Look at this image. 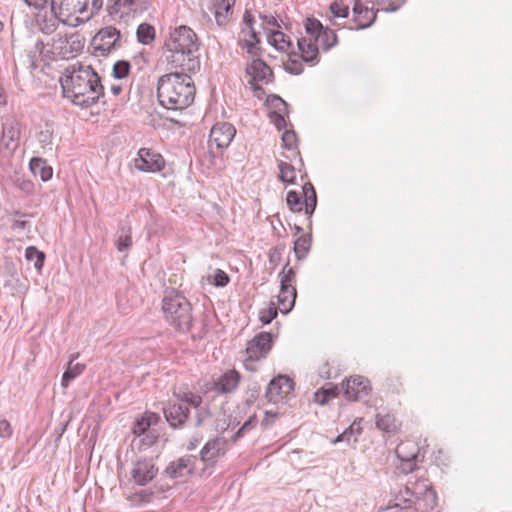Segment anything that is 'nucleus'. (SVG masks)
<instances>
[{
  "mask_svg": "<svg viewBox=\"0 0 512 512\" xmlns=\"http://www.w3.org/2000/svg\"><path fill=\"white\" fill-rule=\"evenodd\" d=\"M269 42L278 50H286L292 47V42L285 33L280 30H270Z\"/></svg>",
  "mask_w": 512,
  "mask_h": 512,
  "instance_id": "obj_32",
  "label": "nucleus"
},
{
  "mask_svg": "<svg viewBox=\"0 0 512 512\" xmlns=\"http://www.w3.org/2000/svg\"><path fill=\"white\" fill-rule=\"evenodd\" d=\"M376 427L385 433H391L396 430V419L391 414H377Z\"/></svg>",
  "mask_w": 512,
  "mask_h": 512,
  "instance_id": "obj_35",
  "label": "nucleus"
},
{
  "mask_svg": "<svg viewBox=\"0 0 512 512\" xmlns=\"http://www.w3.org/2000/svg\"><path fill=\"white\" fill-rule=\"evenodd\" d=\"M294 381L286 375L273 378L266 389V398L269 402L279 403L287 398L294 390Z\"/></svg>",
  "mask_w": 512,
  "mask_h": 512,
  "instance_id": "obj_12",
  "label": "nucleus"
},
{
  "mask_svg": "<svg viewBox=\"0 0 512 512\" xmlns=\"http://www.w3.org/2000/svg\"><path fill=\"white\" fill-rule=\"evenodd\" d=\"M278 308L274 302H271L269 306L265 309H262L259 313V319L264 324L267 325L273 321L278 315Z\"/></svg>",
  "mask_w": 512,
  "mask_h": 512,
  "instance_id": "obj_40",
  "label": "nucleus"
},
{
  "mask_svg": "<svg viewBox=\"0 0 512 512\" xmlns=\"http://www.w3.org/2000/svg\"><path fill=\"white\" fill-rule=\"evenodd\" d=\"M214 15L217 25L224 26L232 15V8L220 9V3L214 2Z\"/></svg>",
  "mask_w": 512,
  "mask_h": 512,
  "instance_id": "obj_41",
  "label": "nucleus"
},
{
  "mask_svg": "<svg viewBox=\"0 0 512 512\" xmlns=\"http://www.w3.org/2000/svg\"><path fill=\"white\" fill-rule=\"evenodd\" d=\"M330 11L334 17L338 18H346L349 15V7L338 1L331 3Z\"/></svg>",
  "mask_w": 512,
  "mask_h": 512,
  "instance_id": "obj_46",
  "label": "nucleus"
},
{
  "mask_svg": "<svg viewBox=\"0 0 512 512\" xmlns=\"http://www.w3.org/2000/svg\"><path fill=\"white\" fill-rule=\"evenodd\" d=\"M236 129L235 127L227 122L222 123H216L209 135V147L212 149V147L215 145L217 149H224L227 148L233 138L235 137Z\"/></svg>",
  "mask_w": 512,
  "mask_h": 512,
  "instance_id": "obj_15",
  "label": "nucleus"
},
{
  "mask_svg": "<svg viewBox=\"0 0 512 512\" xmlns=\"http://www.w3.org/2000/svg\"><path fill=\"white\" fill-rule=\"evenodd\" d=\"M152 497H153V492L151 490H142L140 492L132 494L130 496V502L133 505L149 503V502H151Z\"/></svg>",
  "mask_w": 512,
  "mask_h": 512,
  "instance_id": "obj_44",
  "label": "nucleus"
},
{
  "mask_svg": "<svg viewBox=\"0 0 512 512\" xmlns=\"http://www.w3.org/2000/svg\"><path fill=\"white\" fill-rule=\"evenodd\" d=\"M256 424V420L254 417H250L244 424L238 429V431L233 436V440L237 441L239 438L243 436V433L247 430L252 429Z\"/></svg>",
  "mask_w": 512,
  "mask_h": 512,
  "instance_id": "obj_53",
  "label": "nucleus"
},
{
  "mask_svg": "<svg viewBox=\"0 0 512 512\" xmlns=\"http://www.w3.org/2000/svg\"><path fill=\"white\" fill-rule=\"evenodd\" d=\"M303 194L304 201L302 202L300 195L294 191L290 190L287 193L286 202L289 208L293 212H300L303 209V204L305 205V213L311 217L313 214L316 205H317V196L316 191L311 183H306L303 186Z\"/></svg>",
  "mask_w": 512,
  "mask_h": 512,
  "instance_id": "obj_9",
  "label": "nucleus"
},
{
  "mask_svg": "<svg viewBox=\"0 0 512 512\" xmlns=\"http://www.w3.org/2000/svg\"><path fill=\"white\" fill-rule=\"evenodd\" d=\"M272 335L269 332L258 333L246 347L249 360L265 358L272 348Z\"/></svg>",
  "mask_w": 512,
  "mask_h": 512,
  "instance_id": "obj_18",
  "label": "nucleus"
},
{
  "mask_svg": "<svg viewBox=\"0 0 512 512\" xmlns=\"http://www.w3.org/2000/svg\"><path fill=\"white\" fill-rule=\"evenodd\" d=\"M344 395L348 400L358 401L366 397L370 390L369 380L363 376H353L342 384Z\"/></svg>",
  "mask_w": 512,
  "mask_h": 512,
  "instance_id": "obj_20",
  "label": "nucleus"
},
{
  "mask_svg": "<svg viewBox=\"0 0 512 512\" xmlns=\"http://www.w3.org/2000/svg\"><path fill=\"white\" fill-rule=\"evenodd\" d=\"M20 128L15 120H7L2 124V136L0 139V152L5 155L13 153L19 144Z\"/></svg>",
  "mask_w": 512,
  "mask_h": 512,
  "instance_id": "obj_14",
  "label": "nucleus"
},
{
  "mask_svg": "<svg viewBox=\"0 0 512 512\" xmlns=\"http://www.w3.org/2000/svg\"><path fill=\"white\" fill-rule=\"evenodd\" d=\"M46 47L51 48V45H48V42H45L44 40L39 39L35 43V52H38L39 54H44Z\"/></svg>",
  "mask_w": 512,
  "mask_h": 512,
  "instance_id": "obj_59",
  "label": "nucleus"
},
{
  "mask_svg": "<svg viewBox=\"0 0 512 512\" xmlns=\"http://www.w3.org/2000/svg\"><path fill=\"white\" fill-rule=\"evenodd\" d=\"M162 310L170 326L182 333L190 331L193 323L192 306L182 294L174 290L166 292Z\"/></svg>",
  "mask_w": 512,
  "mask_h": 512,
  "instance_id": "obj_5",
  "label": "nucleus"
},
{
  "mask_svg": "<svg viewBox=\"0 0 512 512\" xmlns=\"http://www.w3.org/2000/svg\"><path fill=\"white\" fill-rule=\"evenodd\" d=\"M175 396L181 402V404L187 407L191 406L193 408H199L202 404V397L190 391L181 392L175 394Z\"/></svg>",
  "mask_w": 512,
  "mask_h": 512,
  "instance_id": "obj_36",
  "label": "nucleus"
},
{
  "mask_svg": "<svg viewBox=\"0 0 512 512\" xmlns=\"http://www.w3.org/2000/svg\"><path fill=\"white\" fill-rule=\"evenodd\" d=\"M158 419L159 417L156 414L146 413L133 422L132 432L138 437L144 435V438L141 439L143 445L151 446L156 442L157 435L150 431V427L152 424H155Z\"/></svg>",
  "mask_w": 512,
  "mask_h": 512,
  "instance_id": "obj_17",
  "label": "nucleus"
},
{
  "mask_svg": "<svg viewBox=\"0 0 512 512\" xmlns=\"http://www.w3.org/2000/svg\"><path fill=\"white\" fill-rule=\"evenodd\" d=\"M29 168L34 176L39 177L44 182L52 178L53 169L51 166L47 165L46 161L42 158H32L29 163Z\"/></svg>",
  "mask_w": 512,
  "mask_h": 512,
  "instance_id": "obj_29",
  "label": "nucleus"
},
{
  "mask_svg": "<svg viewBox=\"0 0 512 512\" xmlns=\"http://www.w3.org/2000/svg\"><path fill=\"white\" fill-rule=\"evenodd\" d=\"M196 456L186 455L170 462L164 470V474L170 479H183L193 474L196 464Z\"/></svg>",
  "mask_w": 512,
  "mask_h": 512,
  "instance_id": "obj_16",
  "label": "nucleus"
},
{
  "mask_svg": "<svg viewBox=\"0 0 512 512\" xmlns=\"http://www.w3.org/2000/svg\"><path fill=\"white\" fill-rule=\"evenodd\" d=\"M295 279V271L293 268L288 267V263L284 266L281 272V286L282 287H294L291 283Z\"/></svg>",
  "mask_w": 512,
  "mask_h": 512,
  "instance_id": "obj_47",
  "label": "nucleus"
},
{
  "mask_svg": "<svg viewBox=\"0 0 512 512\" xmlns=\"http://www.w3.org/2000/svg\"><path fill=\"white\" fill-rule=\"evenodd\" d=\"M305 30L310 37H313L318 47L324 51H328L338 42L336 33L332 29L324 27L318 19L307 18Z\"/></svg>",
  "mask_w": 512,
  "mask_h": 512,
  "instance_id": "obj_8",
  "label": "nucleus"
},
{
  "mask_svg": "<svg viewBox=\"0 0 512 512\" xmlns=\"http://www.w3.org/2000/svg\"><path fill=\"white\" fill-rule=\"evenodd\" d=\"M169 52L167 61L174 68L187 72H196L200 69V61L195 53L199 49L196 33L188 26L181 25L174 28L165 41Z\"/></svg>",
  "mask_w": 512,
  "mask_h": 512,
  "instance_id": "obj_3",
  "label": "nucleus"
},
{
  "mask_svg": "<svg viewBox=\"0 0 512 512\" xmlns=\"http://www.w3.org/2000/svg\"><path fill=\"white\" fill-rule=\"evenodd\" d=\"M281 251H282V249H280L278 247H275V248L270 250V252H269V261H270V263H272L274 265H277V263L281 259V255H282Z\"/></svg>",
  "mask_w": 512,
  "mask_h": 512,
  "instance_id": "obj_57",
  "label": "nucleus"
},
{
  "mask_svg": "<svg viewBox=\"0 0 512 512\" xmlns=\"http://www.w3.org/2000/svg\"><path fill=\"white\" fill-rule=\"evenodd\" d=\"M284 68L287 72L293 75H299L303 72L302 62L298 59L289 58V60L284 64Z\"/></svg>",
  "mask_w": 512,
  "mask_h": 512,
  "instance_id": "obj_48",
  "label": "nucleus"
},
{
  "mask_svg": "<svg viewBox=\"0 0 512 512\" xmlns=\"http://www.w3.org/2000/svg\"><path fill=\"white\" fill-rule=\"evenodd\" d=\"M78 357L77 355H73L67 369L64 371L61 379V385L63 387H68L69 383L74 380L77 376L83 373L85 369V365L81 363H73L74 359Z\"/></svg>",
  "mask_w": 512,
  "mask_h": 512,
  "instance_id": "obj_30",
  "label": "nucleus"
},
{
  "mask_svg": "<svg viewBox=\"0 0 512 512\" xmlns=\"http://www.w3.org/2000/svg\"><path fill=\"white\" fill-rule=\"evenodd\" d=\"M60 79L63 96L74 105L84 108L97 104L104 97V87L100 77L91 66H79L71 72L66 70Z\"/></svg>",
  "mask_w": 512,
  "mask_h": 512,
  "instance_id": "obj_1",
  "label": "nucleus"
},
{
  "mask_svg": "<svg viewBox=\"0 0 512 512\" xmlns=\"http://www.w3.org/2000/svg\"><path fill=\"white\" fill-rule=\"evenodd\" d=\"M362 433V427L360 425V421H354L342 434L338 435L333 443L338 442H347L348 444L356 443L358 441V437Z\"/></svg>",
  "mask_w": 512,
  "mask_h": 512,
  "instance_id": "obj_31",
  "label": "nucleus"
},
{
  "mask_svg": "<svg viewBox=\"0 0 512 512\" xmlns=\"http://www.w3.org/2000/svg\"><path fill=\"white\" fill-rule=\"evenodd\" d=\"M367 2L375 3L383 11L393 12L398 10L405 0H368Z\"/></svg>",
  "mask_w": 512,
  "mask_h": 512,
  "instance_id": "obj_39",
  "label": "nucleus"
},
{
  "mask_svg": "<svg viewBox=\"0 0 512 512\" xmlns=\"http://www.w3.org/2000/svg\"><path fill=\"white\" fill-rule=\"evenodd\" d=\"M376 19V12L373 8L365 6L361 0H356L353 6V22L355 26L352 29H364L369 27Z\"/></svg>",
  "mask_w": 512,
  "mask_h": 512,
  "instance_id": "obj_24",
  "label": "nucleus"
},
{
  "mask_svg": "<svg viewBox=\"0 0 512 512\" xmlns=\"http://www.w3.org/2000/svg\"><path fill=\"white\" fill-rule=\"evenodd\" d=\"M263 19L267 26L278 27V28L280 27L278 21L276 20V18L274 16H264Z\"/></svg>",
  "mask_w": 512,
  "mask_h": 512,
  "instance_id": "obj_61",
  "label": "nucleus"
},
{
  "mask_svg": "<svg viewBox=\"0 0 512 512\" xmlns=\"http://www.w3.org/2000/svg\"><path fill=\"white\" fill-rule=\"evenodd\" d=\"M120 40V31L113 26H106L97 32L91 44L95 52L105 55L120 47Z\"/></svg>",
  "mask_w": 512,
  "mask_h": 512,
  "instance_id": "obj_10",
  "label": "nucleus"
},
{
  "mask_svg": "<svg viewBox=\"0 0 512 512\" xmlns=\"http://www.w3.org/2000/svg\"><path fill=\"white\" fill-rule=\"evenodd\" d=\"M58 21V18L54 14L50 18H44L39 23L40 31L46 35L55 33L58 27Z\"/></svg>",
  "mask_w": 512,
  "mask_h": 512,
  "instance_id": "obj_42",
  "label": "nucleus"
},
{
  "mask_svg": "<svg viewBox=\"0 0 512 512\" xmlns=\"http://www.w3.org/2000/svg\"><path fill=\"white\" fill-rule=\"evenodd\" d=\"M157 473L158 468L153 460L143 458L134 463L131 470V478L137 485L145 486L156 477Z\"/></svg>",
  "mask_w": 512,
  "mask_h": 512,
  "instance_id": "obj_19",
  "label": "nucleus"
},
{
  "mask_svg": "<svg viewBox=\"0 0 512 512\" xmlns=\"http://www.w3.org/2000/svg\"><path fill=\"white\" fill-rule=\"evenodd\" d=\"M320 376L323 377V378H326V379H330L332 376H331V373H330V370H329V364L328 363H325L322 368L320 369Z\"/></svg>",
  "mask_w": 512,
  "mask_h": 512,
  "instance_id": "obj_64",
  "label": "nucleus"
},
{
  "mask_svg": "<svg viewBox=\"0 0 512 512\" xmlns=\"http://www.w3.org/2000/svg\"><path fill=\"white\" fill-rule=\"evenodd\" d=\"M420 495L431 497L433 501L436 500V492L426 480H416L414 482L409 480L404 489L395 497L394 506L408 508L412 503V497H418Z\"/></svg>",
  "mask_w": 512,
  "mask_h": 512,
  "instance_id": "obj_7",
  "label": "nucleus"
},
{
  "mask_svg": "<svg viewBox=\"0 0 512 512\" xmlns=\"http://www.w3.org/2000/svg\"><path fill=\"white\" fill-rule=\"evenodd\" d=\"M246 73L250 76L249 84L255 92L264 93L259 82L268 84L272 81L273 71L262 59H254L246 67Z\"/></svg>",
  "mask_w": 512,
  "mask_h": 512,
  "instance_id": "obj_11",
  "label": "nucleus"
},
{
  "mask_svg": "<svg viewBox=\"0 0 512 512\" xmlns=\"http://www.w3.org/2000/svg\"><path fill=\"white\" fill-rule=\"evenodd\" d=\"M25 258L27 261L33 262L35 269L40 271L44 265L45 253L35 246H29L25 250Z\"/></svg>",
  "mask_w": 512,
  "mask_h": 512,
  "instance_id": "obj_34",
  "label": "nucleus"
},
{
  "mask_svg": "<svg viewBox=\"0 0 512 512\" xmlns=\"http://www.w3.org/2000/svg\"><path fill=\"white\" fill-rule=\"evenodd\" d=\"M53 136V130L49 125H45L44 128H41L37 134L36 138L38 142L44 147L46 145L51 144Z\"/></svg>",
  "mask_w": 512,
  "mask_h": 512,
  "instance_id": "obj_45",
  "label": "nucleus"
},
{
  "mask_svg": "<svg viewBox=\"0 0 512 512\" xmlns=\"http://www.w3.org/2000/svg\"><path fill=\"white\" fill-rule=\"evenodd\" d=\"M197 409V412H196V423L195 425L197 427H200L202 426L210 417H211V413L209 411L208 408H205V407H199V408H196Z\"/></svg>",
  "mask_w": 512,
  "mask_h": 512,
  "instance_id": "obj_52",
  "label": "nucleus"
},
{
  "mask_svg": "<svg viewBox=\"0 0 512 512\" xmlns=\"http://www.w3.org/2000/svg\"><path fill=\"white\" fill-rule=\"evenodd\" d=\"M155 34V28L148 23L140 24L136 31L137 40L143 45L151 44L155 39Z\"/></svg>",
  "mask_w": 512,
  "mask_h": 512,
  "instance_id": "obj_33",
  "label": "nucleus"
},
{
  "mask_svg": "<svg viewBox=\"0 0 512 512\" xmlns=\"http://www.w3.org/2000/svg\"><path fill=\"white\" fill-rule=\"evenodd\" d=\"M13 434V428L6 419L0 420V437L3 439L10 438Z\"/></svg>",
  "mask_w": 512,
  "mask_h": 512,
  "instance_id": "obj_54",
  "label": "nucleus"
},
{
  "mask_svg": "<svg viewBox=\"0 0 512 512\" xmlns=\"http://www.w3.org/2000/svg\"><path fill=\"white\" fill-rule=\"evenodd\" d=\"M91 4L94 11L101 9L103 0H51V12L59 22L72 27L85 23L93 15L88 13V5Z\"/></svg>",
  "mask_w": 512,
  "mask_h": 512,
  "instance_id": "obj_4",
  "label": "nucleus"
},
{
  "mask_svg": "<svg viewBox=\"0 0 512 512\" xmlns=\"http://www.w3.org/2000/svg\"><path fill=\"white\" fill-rule=\"evenodd\" d=\"M202 441V436H198V437H193L189 440L188 444H187V450H194L198 445L199 443Z\"/></svg>",
  "mask_w": 512,
  "mask_h": 512,
  "instance_id": "obj_60",
  "label": "nucleus"
},
{
  "mask_svg": "<svg viewBox=\"0 0 512 512\" xmlns=\"http://www.w3.org/2000/svg\"><path fill=\"white\" fill-rule=\"evenodd\" d=\"M157 99L159 104L174 111L189 107L195 98V84L187 71L166 73L158 78Z\"/></svg>",
  "mask_w": 512,
  "mask_h": 512,
  "instance_id": "obj_2",
  "label": "nucleus"
},
{
  "mask_svg": "<svg viewBox=\"0 0 512 512\" xmlns=\"http://www.w3.org/2000/svg\"><path fill=\"white\" fill-rule=\"evenodd\" d=\"M25 3L30 6L34 7L35 9H43L46 7L48 3L51 4V0H24Z\"/></svg>",
  "mask_w": 512,
  "mask_h": 512,
  "instance_id": "obj_58",
  "label": "nucleus"
},
{
  "mask_svg": "<svg viewBox=\"0 0 512 512\" xmlns=\"http://www.w3.org/2000/svg\"><path fill=\"white\" fill-rule=\"evenodd\" d=\"M240 381V374L236 370H230L227 373L221 375L214 382V389L218 393H230L238 386Z\"/></svg>",
  "mask_w": 512,
  "mask_h": 512,
  "instance_id": "obj_27",
  "label": "nucleus"
},
{
  "mask_svg": "<svg viewBox=\"0 0 512 512\" xmlns=\"http://www.w3.org/2000/svg\"><path fill=\"white\" fill-rule=\"evenodd\" d=\"M296 288L295 287H282L280 289V293L278 295V309L287 314L290 312L295 304L296 299Z\"/></svg>",
  "mask_w": 512,
  "mask_h": 512,
  "instance_id": "obj_28",
  "label": "nucleus"
},
{
  "mask_svg": "<svg viewBox=\"0 0 512 512\" xmlns=\"http://www.w3.org/2000/svg\"><path fill=\"white\" fill-rule=\"evenodd\" d=\"M29 222L26 220L16 219L13 223L14 229L24 230L28 226Z\"/></svg>",
  "mask_w": 512,
  "mask_h": 512,
  "instance_id": "obj_62",
  "label": "nucleus"
},
{
  "mask_svg": "<svg viewBox=\"0 0 512 512\" xmlns=\"http://www.w3.org/2000/svg\"><path fill=\"white\" fill-rule=\"evenodd\" d=\"M278 168L280 171L279 179L282 182H286L289 184H293L295 182L296 171H295V168L293 165H291L287 162L281 161L278 165Z\"/></svg>",
  "mask_w": 512,
  "mask_h": 512,
  "instance_id": "obj_37",
  "label": "nucleus"
},
{
  "mask_svg": "<svg viewBox=\"0 0 512 512\" xmlns=\"http://www.w3.org/2000/svg\"><path fill=\"white\" fill-rule=\"evenodd\" d=\"M283 146L286 149H293L296 146L297 136L294 131L286 130L282 135Z\"/></svg>",
  "mask_w": 512,
  "mask_h": 512,
  "instance_id": "obj_50",
  "label": "nucleus"
},
{
  "mask_svg": "<svg viewBox=\"0 0 512 512\" xmlns=\"http://www.w3.org/2000/svg\"><path fill=\"white\" fill-rule=\"evenodd\" d=\"M227 440L224 437L210 439L200 451V459L203 462L214 463V461L225 455Z\"/></svg>",
  "mask_w": 512,
  "mask_h": 512,
  "instance_id": "obj_22",
  "label": "nucleus"
},
{
  "mask_svg": "<svg viewBox=\"0 0 512 512\" xmlns=\"http://www.w3.org/2000/svg\"><path fill=\"white\" fill-rule=\"evenodd\" d=\"M298 49L301 53V58L306 63H313L318 60L319 47L314 41L313 37L308 35V38L301 37L297 41Z\"/></svg>",
  "mask_w": 512,
  "mask_h": 512,
  "instance_id": "obj_26",
  "label": "nucleus"
},
{
  "mask_svg": "<svg viewBox=\"0 0 512 512\" xmlns=\"http://www.w3.org/2000/svg\"><path fill=\"white\" fill-rule=\"evenodd\" d=\"M163 414L173 428H181L189 417V408L181 403L168 402L163 407Z\"/></svg>",
  "mask_w": 512,
  "mask_h": 512,
  "instance_id": "obj_21",
  "label": "nucleus"
},
{
  "mask_svg": "<svg viewBox=\"0 0 512 512\" xmlns=\"http://www.w3.org/2000/svg\"><path fill=\"white\" fill-rule=\"evenodd\" d=\"M310 238L307 236H300L294 243V252L296 254L297 259L301 260L305 258L306 254L310 249Z\"/></svg>",
  "mask_w": 512,
  "mask_h": 512,
  "instance_id": "obj_38",
  "label": "nucleus"
},
{
  "mask_svg": "<svg viewBox=\"0 0 512 512\" xmlns=\"http://www.w3.org/2000/svg\"><path fill=\"white\" fill-rule=\"evenodd\" d=\"M130 68L128 61L119 60L114 64L112 74L116 79H123L129 75Z\"/></svg>",
  "mask_w": 512,
  "mask_h": 512,
  "instance_id": "obj_43",
  "label": "nucleus"
},
{
  "mask_svg": "<svg viewBox=\"0 0 512 512\" xmlns=\"http://www.w3.org/2000/svg\"><path fill=\"white\" fill-rule=\"evenodd\" d=\"M19 187L26 193H31L33 190V184L30 181H22Z\"/></svg>",
  "mask_w": 512,
  "mask_h": 512,
  "instance_id": "obj_63",
  "label": "nucleus"
},
{
  "mask_svg": "<svg viewBox=\"0 0 512 512\" xmlns=\"http://www.w3.org/2000/svg\"><path fill=\"white\" fill-rule=\"evenodd\" d=\"M132 245V238L130 234L122 233L119 235L116 246L120 252L126 251Z\"/></svg>",
  "mask_w": 512,
  "mask_h": 512,
  "instance_id": "obj_51",
  "label": "nucleus"
},
{
  "mask_svg": "<svg viewBox=\"0 0 512 512\" xmlns=\"http://www.w3.org/2000/svg\"><path fill=\"white\" fill-rule=\"evenodd\" d=\"M113 4L109 8L111 15L124 14L130 12H142L148 8L151 0H110Z\"/></svg>",
  "mask_w": 512,
  "mask_h": 512,
  "instance_id": "obj_23",
  "label": "nucleus"
},
{
  "mask_svg": "<svg viewBox=\"0 0 512 512\" xmlns=\"http://www.w3.org/2000/svg\"><path fill=\"white\" fill-rule=\"evenodd\" d=\"M84 38L79 33L63 34L61 32L48 41L51 48L46 50V54H52L62 59L75 57L84 47Z\"/></svg>",
  "mask_w": 512,
  "mask_h": 512,
  "instance_id": "obj_6",
  "label": "nucleus"
},
{
  "mask_svg": "<svg viewBox=\"0 0 512 512\" xmlns=\"http://www.w3.org/2000/svg\"><path fill=\"white\" fill-rule=\"evenodd\" d=\"M134 163L138 170L150 173L160 171L165 165L162 155L149 148H141Z\"/></svg>",
  "mask_w": 512,
  "mask_h": 512,
  "instance_id": "obj_13",
  "label": "nucleus"
},
{
  "mask_svg": "<svg viewBox=\"0 0 512 512\" xmlns=\"http://www.w3.org/2000/svg\"><path fill=\"white\" fill-rule=\"evenodd\" d=\"M409 445L410 443H401L396 448V455L401 460L398 469L404 474L413 472L418 460V451H413L410 454L406 453Z\"/></svg>",
  "mask_w": 512,
  "mask_h": 512,
  "instance_id": "obj_25",
  "label": "nucleus"
},
{
  "mask_svg": "<svg viewBox=\"0 0 512 512\" xmlns=\"http://www.w3.org/2000/svg\"><path fill=\"white\" fill-rule=\"evenodd\" d=\"M271 122L275 125V127L280 131L286 127V121L283 115L277 112H272L270 114Z\"/></svg>",
  "mask_w": 512,
  "mask_h": 512,
  "instance_id": "obj_55",
  "label": "nucleus"
},
{
  "mask_svg": "<svg viewBox=\"0 0 512 512\" xmlns=\"http://www.w3.org/2000/svg\"><path fill=\"white\" fill-rule=\"evenodd\" d=\"M320 393L323 395V397H322V399H317V401L320 404L324 405L328 402V400L330 398H333L336 396V388L328 389V390L322 389L321 391L316 393V397H318Z\"/></svg>",
  "mask_w": 512,
  "mask_h": 512,
  "instance_id": "obj_56",
  "label": "nucleus"
},
{
  "mask_svg": "<svg viewBox=\"0 0 512 512\" xmlns=\"http://www.w3.org/2000/svg\"><path fill=\"white\" fill-rule=\"evenodd\" d=\"M209 281L217 287H224L229 283V276L223 270L217 269L215 270L212 279H209Z\"/></svg>",
  "mask_w": 512,
  "mask_h": 512,
  "instance_id": "obj_49",
  "label": "nucleus"
}]
</instances>
